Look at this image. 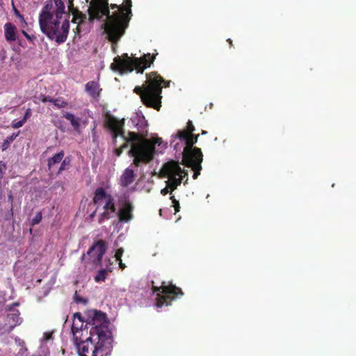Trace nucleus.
I'll return each instance as SVG.
<instances>
[{"mask_svg": "<svg viewBox=\"0 0 356 356\" xmlns=\"http://www.w3.org/2000/svg\"><path fill=\"white\" fill-rule=\"evenodd\" d=\"M131 0H123L121 5L109 3L108 0H91L88 9V19L90 22L95 19H105L102 24L106 38L113 44L121 40L129 26L133 17Z\"/></svg>", "mask_w": 356, "mask_h": 356, "instance_id": "obj_1", "label": "nucleus"}, {"mask_svg": "<svg viewBox=\"0 0 356 356\" xmlns=\"http://www.w3.org/2000/svg\"><path fill=\"white\" fill-rule=\"evenodd\" d=\"M68 19L63 0H47L39 15L40 30L49 40L63 43L69 33Z\"/></svg>", "mask_w": 356, "mask_h": 356, "instance_id": "obj_2", "label": "nucleus"}, {"mask_svg": "<svg viewBox=\"0 0 356 356\" xmlns=\"http://www.w3.org/2000/svg\"><path fill=\"white\" fill-rule=\"evenodd\" d=\"M169 87L170 81H165L156 72L146 74L145 83L136 86L134 92L140 96L143 104L148 108L160 111L161 107L162 88Z\"/></svg>", "mask_w": 356, "mask_h": 356, "instance_id": "obj_3", "label": "nucleus"}, {"mask_svg": "<svg viewBox=\"0 0 356 356\" xmlns=\"http://www.w3.org/2000/svg\"><path fill=\"white\" fill-rule=\"evenodd\" d=\"M125 120L124 118L118 120L115 116L110 113H106L104 115V125L111 131L113 143L116 145L117 139L118 136L123 138L124 143L120 147L115 149V154L117 156H120L123 150L133 144H136V141L140 140V136L136 134L134 131H128L127 135H125L124 130Z\"/></svg>", "mask_w": 356, "mask_h": 356, "instance_id": "obj_4", "label": "nucleus"}, {"mask_svg": "<svg viewBox=\"0 0 356 356\" xmlns=\"http://www.w3.org/2000/svg\"><path fill=\"white\" fill-rule=\"evenodd\" d=\"M162 143L161 138L152 140L145 138L139 143L133 144L128 152V155L134 158L132 165L138 167L143 163L147 164L151 162L156 152L155 145L161 146Z\"/></svg>", "mask_w": 356, "mask_h": 356, "instance_id": "obj_5", "label": "nucleus"}, {"mask_svg": "<svg viewBox=\"0 0 356 356\" xmlns=\"http://www.w3.org/2000/svg\"><path fill=\"white\" fill-rule=\"evenodd\" d=\"M110 321L106 314L101 311L92 310L88 312L86 326L90 327V336L113 342L112 332L109 329Z\"/></svg>", "mask_w": 356, "mask_h": 356, "instance_id": "obj_6", "label": "nucleus"}, {"mask_svg": "<svg viewBox=\"0 0 356 356\" xmlns=\"http://www.w3.org/2000/svg\"><path fill=\"white\" fill-rule=\"evenodd\" d=\"M113 343L102 339L89 336L85 339L75 341L79 356H108L113 349Z\"/></svg>", "mask_w": 356, "mask_h": 356, "instance_id": "obj_7", "label": "nucleus"}, {"mask_svg": "<svg viewBox=\"0 0 356 356\" xmlns=\"http://www.w3.org/2000/svg\"><path fill=\"white\" fill-rule=\"evenodd\" d=\"M124 59L120 56L114 58V62L111 64V69L118 71L121 74L128 72H132L136 70L138 73L142 74L145 69L150 67L155 59V55L148 53L141 58H131L127 54L123 55Z\"/></svg>", "mask_w": 356, "mask_h": 356, "instance_id": "obj_8", "label": "nucleus"}, {"mask_svg": "<svg viewBox=\"0 0 356 356\" xmlns=\"http://www.w3.org/2000/svg\"><path fill=\"white\" fill-rule=\"evenodd\" d=\"M154 283L152 281V290L153 293H156L155 302L156 307L170 305L171 302L177 296L184 295L182 290L172 283L166 285L165 282L163 281L160 286H154Z\"/></svg>", "mask_w": 356, "mask_h": 356, "instance_id": "obj_9", "label": "nucleus"}, {"mask_svg": "<svg viewBox=\"0 0 356 356\" xmlns=\"http://www.w3.org/2000/svg\"><path fill=\"white\" fill-rule=\"evenodd\" d=\"M161 172L164 176L168 177V180L166 181V184L172 191H175L182 181L181 177H177V175L181 172V168L179 163L175 161H170L165 163L162 168Z\"/></svg>", "mask_w": 356, "mask_h": 356, "instance_id": "obj_10", "label": "nucleus"}, {"mask_svg": "<svg viewBox=\"0 0 356 356\" xmlns=\"http://www.w3.org/2000/svg\"><path fill=\"white\" fill-rule=\"evenodd\" d=\"M203 154L201 149H194L193 151L183 152V164L191 168L194 171L193 178L196 179L202 170Z\"/></svg>", "mask_w": 356, "mask_h": 356, "instance_id": "obj_11", "label": "nucleus"}, {"mask_svg": "<svg viewBox=\"0 0 356 356\" xmlns=\"http://www.w3.org/2000/svg\"><path fill=\"white\" fill-rule=\"evenodd\" d=\"M195 127L192 121L188 120L186 129L178 130L175 137L181 140H184L186 146L183 152L193 151L194 149H199L193 145L197 143L199 134H193Z\"/></svg>", "mask_w": 356, "mask_h": 356, "instance_id": "obj_12", "label": "nucleus"}, {"mask_svg": "<svg viewBox=\"0 0 356 356\" xmlns=\"http://www.w3.org/2000/svg\"><path fill=\"white\" fill-rule=\"evenodd\" d=\"M108 249V243L102 239H99L93 243L88 249L86 254H83L81 260H84L87 254L90 257V262L95 266H101L102 257Z\"/></svg>", "mask_w": 356, "mask_h": 356, "instance_id": "obj_13", "label": "nucleus"}, {"mask_svg": "<svg viewBox=\"0 0 356 356\" xmlns=\"http://www.w3.org/2000/svg\"><path fill=\"white\" fill-rule=\"evenodd\" d=\"M88 328L89 327L86 326V324H84L81 314L79 312L75 313L73 316V321L71 327L74 342L79 341L80 339H83V332H86L87 334Z\"/></svg>", "mask_w": 356, "mask_h": 356, "instance_id": "obj_14", "label": "nucleus"}, {"mask_svg": "<svg viewBox=\"0 0 356 356\" xmlns=\"http://www.w3.org/2000/svg\"><path fill=\"white\" fill-rule=\"evenodd\" d=\"M130 121L136 129L137 132H134L140 136V140L136 141V143H139V141L146 138L147 135V131L145 130L148 125L147 122L144 116H140L137 114L133 116Z\"/></svg>", "mask_w": 356, "mask_h": 356, "instance_id": "obj_15", "label": "nucleus"}, {"mask_svg": "<svg viewBox=\"0 0 356 356\" xmlns=\"http://www.w3.org/2000/svg\"><path fill=\"white\" fill-rule=\"evenodd\" d=\"M134 209V207L132 202L129 200L126 199L122 208L119 209L118 213L119 221L121 222L131 221L134 218L132 213Z\"/></svg>", "mask_w": 356, "mask_h": 356, "instance_id": "obj_16", "label": "nucleus"}, {"mask_svg": "<svg viewBox=\"0 0 356 356\" xmlns=\"http://www.w3.org/2000/svg\"><path fill=\"white\" fill-rule=\"evenodd\" d=\"M8 310L11 312L7 314L6 318V321L9 325L5 331L7 333L11 332L16 326L22 323V318L19 317L20 313L18 309L9 308Z\"/></svg>", "mask_w": 356, "mask_h": 356, "instance_id": "obj_17", "label": "nucleus"}, {"mask_svg": "<svg viewBox=\"0 0 356 356\" xmlns=\"http://www.w3.org/2000/svg\"><path fill=\"white\" fill-rule=\"evenodd\" d=\"M136 174L133 169L126 168L120 178V184L122 187H127L132 184L135 179Z\"/></svg>", "mask_w": 356, "mask_h": 356, "instance_id": "obj_18", "label": "nucleus"}, {"mask_svg": "<svg viewBox=\"0 0 356 356\" xmlns=\"http://www.w3.org/2000/svg\"><path fill=\"white\" fill-rule=\"evenodd\" d=\"M86 92L92 98L97 99L100 96L102 89L97 81H91L85 85Z\"/></svg>", "mask_w": 356, "mask_h": 356, "instance_id": "obj_19", "label": "nucleus"}, {"mask_svg": "<svg viewBox=\"0 0 356 356\" xmlns=\"http://www.w3.org/2000/svg\"><path fill=\"white\" fill-rule=\"evenodd\" d=\"M72 14L73 15L72 22L73 23L77 24V26L75 29V33L79 34L81 32V25L86 22L87 18L86 15L82 13L78 9L76 10H73Z\"/></svg>", "mask_w": 356, "mask_h": 356, "instance_id": "obj_20", "label": "nucleus"}, {"mask_svg": "<svg viewBox=\"0 0 356 356\" xmlns=\"http://www.w3.org/2000/svg\"><path fill=\"white\" fill-rule=\"evenodd\" d=\"M63 116L70 122L75 131L81 133V118L69 112H65Z\"/></svg>", "mask_w": 356, "mask_h": 356, "instance_id": "obj_21", "label": "nucleus"}, {"mask_svg": "<svg viewBox=\"0 0 356 356\" xmlns=\"http://www.w3.org/2000/svg\"><path fill=\"white\" fill-rule=\"evenodd\" d=\"M4 33L6 40L9 42H13L17 39L16 27L10 22L4 25Z\"/></svg>", "mask_w": 356, "mask_h": 356, "instance_id": "obj_22", "label": "nucleus"}, {"mask_svg": "<svg viewBox=\"0 0 356 356\" xmlns=\"http://www.w3.org/2000/svg\"><path fill=\"white\" fill-rule=\"evenodd\" d=\"M108 195L106 193V191L102 187L97 188L95 193L93 197V203L95 204H99L101 201L104 199L107 200Z\"/></svg>", "mask_w": 356, "mask_h": 356, "instance_id": "obj_23", "label": "nucleus"}, {"mask_svg": "<svg viewBox=\"0 0 356 356\" xmlns=\"http://www.w3.org/2000/svg\"><path fill=\"white\" fill-rule=\"evenodd\" d=\"M64 151L62 150L60 152L54 154L53 156L49 158L47 160V166L49 170H51L55 164L61 162L64 158Z\"/></svg>", "mask_w": 356, "mask_h": 356, "instance_id": "obj_24", "label": "nucleus"}, {"mask_svg": "<svg viewBox=\"0 0 356 356\" xmlns=\"http://www.w3.org/2000/svg\"><path fill=\"white\" fill-rule=\"evenodd\" d=\"M103 209L105 211H109L110 213H115L116 207L115 205V201L111 195H108V199L106 200V204Z\"/></svg>", "mask_w": 356, "mask_h": 356, "instance_id": "obj_25", "label": "nucleus"}, {"mask_svg": "<svg viewBox=\"0 0 356 356\" xmlns=\"http://www.w3.org/2000/svg\"><path fill=\"white\" fill-rule=\"evenodd\" d=\"M111 269L109 268L101 269L98 270L96 275L94 277L95 281L96 282H104L106 280L108 273H111Z\"/></svg>", "mask_w": 356, "mask_h": 356, "instance_id": "obj_26", "label": "nucleus"}, {"mask_svg": "<svg viewBox=\"0 0 356 356\" xmlns=\"http://www.w3.org/2000/svg\"><path fill=\"white\" fill-rule=\"evenodd\" d=\"M52 104L57 108H66L68 105V103L62 97H58V98H54Z\"/></svg>", "mask_w": 356, "mask_h": 356, "instance_id": "obj_27", "label": "nucleus"}, {"mask_svg": "<svg viewBox=\"0 0 356 356\" xmlns=\"http://www.w3.org/2000/svg\"><path fill=\"white\" fill-rule=\"evenodd\" d=\"M70 157H65L61 161L60 166L58 169V174H60L63 171L67 170L70 165Z\"/></svg>", "mask_w": 356, "mask_h": 356, "instance_id": "obj_28", "label": "nucleus"}, {"mask_svg": "<svg viewBox=\"0 0 356 356\" xmlns=\"http://www.w3.org/2000/svg\"><path fill=\"white\" fill-rule=\"evenodd\" d=\"M42 218V212L41 211L38 212L35 214V216L31 220V225L32 226H34L35 225L39 224L41 222Z\"/></svg>", "mask_w": 356, "mask_h": 356, "instance_id": "obj_29", "label": "nucleus"}, {"mask_svg": "<svg viewBox=\"0 0 356 356\" xmlns=\"http://www.w3.org/2000/svg\"><path fill=\"white\" fill-rule=\"evenodd\" d=\"M19 131L17 133H13L10 136H8L4 140L3 145H9L19 135Z\"/></svg>", "mask_w": 356, "mask_h": 356, "instance_id": "obj_30", "label": "nucleus"}, {"mask_svg": "<svg viewBox=\"0 0 356 356\" xmlns=\"http://www.w3.org/2000/svg\"><path fill=\"white\" fill-rule=\"evenodd\" d=\"M110 212L105 211L100 215L98 222L102 224L105 220H108L111 218Z\"/></svg>", "mask_w": 356, "mask_h": 356, "instance_id": "obj_31", "label": "nucleus"}, {"mask_svg": "<svg viewBox=\"0 0 356 356\" xmlns=\"http://www.w3.org/2000/svg\"><path fill=\"white\" fill-rule=\"evenodd\" d=\"M6 170V165L3 161H0V179H3Z\"/></svg>", "mask_w": 356, "mask_h": 356, "instance_id": "obj_32", "label": "nucleus"}, {"mask_svg": "<svg viewBox=\"0 0 356 356\" xmlns=\"http://www.w3.org/2000/svg\"><path fill=\"white\" fill-rule=\"evenodd\" d=\"M25 122L23 120L15 121L14 120L12 122V127L14 129H17L22 127L24 124Z\"/></svg>", "mask_w": 356, "mask_h": 356, "instance_id": "obj_33", "label": "nucleus"}, {"mask_svg": "<svg viewBox=\"0 0 356 356\" xmlns=\"http://www.w3.org/2000/svg\"><path fill=\"white\" fill-rule=\"evenodd\" d=\"M123 252H124V250L122 248H120L116 250L115 257L117 261L122 259L121 257L123 254Z\"/></svg>", "mask_w": 356, "mask_h": 356, "instance_id": "obj_34", "label": "nucleus"}, {"mask_svg": "<svg viewBox=\"0 0 356 356\" xmlns=\"http://www.w3.org/2000/svg\"><path fill=\"white\" fill-rule=\"evenodd\" d=\"M40 99L43 103L50 102L52 104L54 98L50 96L41 95Z\"/></svg>", "mask_w": 356, "mask_h": 356, "instance_id": "obj_35", "label": "nucleus"}, {"mask_svg": "<svg viewBox=\"0 0 356 356\" xmlns=\"http://www.w3.org/2000/svg\"><path fill=\"white\" fill-rule=\"evenodd\" d=\"M74 300L75 302L77 303L81 302L86 305L88 302V300L86 299L78 296H74Z\"/></svg>", "mask_w": 356, "mask_h": 356, "instance_id": "obj_36", "label": "nucleus"}, {"mask_svg": "<svg viewBox=\"0 0 356 356\" xmlns=\"http://www.w3.org/2000/svg\"><path fill=\"white\" fill-rule=\"evenodd\" d=\"M22 32L23 35L26 38V39L28 40H29L30 42H33V40H35V37L34 35H30L25 31H22Z\"/></svg>", "mask_w": 356, "mask_h": 356, "instance_id": "obj_37", "label": "nucleus"}, {"mask_svg": "<svg viewBox=\"0 0 356 356\" xmlns=\"http://www.w3.org/2000/svg\"><path fill=\"white\" fill-rule=\"evenodd\" d=\"M31 108H28L26 112H25V114L24 115V118H23V120L26 122V120L31 117Z\"/></svg>", "mask_w": 356, "mask_h": 356, "instance_id": "obj_38", "label": "nucleus"}, {"mask_svg": "<svg viewBox=\"0 0 356 356\" xmlns=\"http://www.w3.org/2000/svg\"><path fill=\"white\" fill-rule=\"evenodd\" d=\"M68 9L71 13H72L73 10H77L76 8H74L73 0H68Z\"/></svg>", "mask_w": 356, "mask_h": 356, "instance_id": "obj_39", "label": "nucleus"}, {"mask_svg": "<svg viewBox=\"0 0 356 356\" xmlns=\"http://www.w3.org/2000/svg\"><path fill=\"white\" fill-rule=\"evenodd\" d=\"M177 175L179 176V177H181L183 180L184 177L188 176V171L181 168V172Z\"/></svg>", "mask_w": 356, "mask_h": 356, "instance_id": "obj_40", "label": "nucleus"}, {"mask_svg": "<svg viewBox=\"0 0 356 356\" xmlns=\"http://www.w3.org/2000/svg\"><path fill=\"white\" fill-rule=\"evenodd\" d=\"M169 189H170V187H168V185L166 184V187H165L164 188H163L161 191V193L163 195H167L169 193Z\"/></svg>", "mask_w": 356, "mask_h": 356, "instance_id": "obj_41", "label": "nucleus"}, {"mask_svg": "<svg viewBox=\"0 0 356 356\" xmlns=\"http://www.w3.org/2000/svg\"><path fill=\"white\" fill-rule=\"evenodd\" d=\"M172 204H173V207L175 208V213L179 212V209H180V206H179V201L177 202L176 203H172Z\"/></svg>", "mask_w": 356, "mask_h": 356, "instance_id": "obj_42", "label": "nucleus"}, {"mask_svg": "<svg viewBox=\"0 0 356 356\" xmlns=\"http://www.w3.org/2000/svg\"><path fill=\"white\" fill-rule=\"evenodd\" d=\"M119 262V266L121 269H124L126 266L124 263H122V259L118 261Z\"/></svg>", "mask_w": 356, "mask_h": 356, "instance_id": "obj_43", "label": "nucleus"}, {"mask_svg": "<svg viewBox=\"0 0 356 356\" xmlns=\"http://www.w3.org/2000/svg\"><path fill=\"white\" fill-rule=\"evenodd\" d=\"M14 12H15V14L17 17H19L20 18H23V16L19 13V10L17 8H15V7H14Z\"/></svg>", "mask_w": 356, "mask_h": 356, "instance_id": "obj_44", "label": "nucleus"}, {"mask_svg": "<svg viewBox=\"0 0 356 356\" xmlns=\"http://www.w3.org/2000/svg\"><path fill=\"white\" fill-rule=\"evenodd\" d=\"M170 200H172V203H176L177 202H178V200H177L175 199V196H174V195H172V196L170 197Z\"/></svg>", "mask_w": 356, "mask_h": 356, "instance_id": "obj_45", "label": "nucleus"}, {"mask_svg": "<svg viewBox=\"0 0 356 356\" xmlns=\"http://www.w3.org/2000/svg\"><path fill=\"white\" fill-rule=\"evenodd\" d=\"M95 213H96V211H93L90 215V219H93V218L95 217Z\"/></svg>", "mask_w": 356, "mask_h": 356, "instance_id": "obj_46", "label": "nucleus"}, {"mask_svg": "<svg viewBox=\"0 0 356 356\" xmlns=\"http://www.w3.org/2000/svg\"><path fill=\"white\" fill-rule=\"evenodd\" d=\"M227 41L229 42L230 47L233 45L232 40L230 38L227 39Z\"/></svg>", "mask_w": 356, "mask_h": 356, "instance_id": "obj_47", "label": "nucleus"}, {"mask_svg": "<svg viewBox=\"0 0 356 356\" xmlns=\"http://www.w3.org/2000/svg\"><path fill=\"white\" fill-rule=\"evenodd\" d=\"M52 147H48L46 149L45 152H48L50 149H51Z\"/></svg>", "mask_w": 356, "mask_h": 356, "instance_id": "obj_48", "label": "nucleus"}, {"mask_svg": "<svg viewBox=\"0 0 356 356\" xmlns=\"http://www.w3.org/2000/svg\"><path fill=\"white\" fill-rule=\"evenodd\" d=\"M207 134L206 131H202V134Z\"/></svg>", "mask_w": 356, "mask_h": 356, "instance_id": "obj_49", "label": "nucleus"}, {"mask_svg": "<svg viewBox=\"0 0 356 356\" xmlns=\"http://www.w3.org/2000/svg\"><path fill=\"white\" fill-rule=\"evenodd\" d=\"M15 305H16V306H17V305H18V303H13V306H15Z\"/></svg>", "mask_w": 356, "mask_h": 356, "instance_id": "obj_50", "label": "nucleus"}, {"mask_svg": "<svg viewBox=\"0 0 356 356\" xmlns=\"http://www.w3.org/2000/svg\"><path fill=\"white\" fill-rule=\"evenodd\" d=\"M187 181H188V178H186V181H184V184H186L187 183Z\"/></svg>", "mask_w": 356, "mask_h": 356, "instance_id": "obj_51", "label": "nucleus"}]
</instances>
